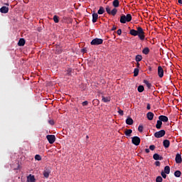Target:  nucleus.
I'll return each instance as SVG.
<instances>
[{"label":"nucleus","mask_w":182,"mask_h":182,"mask_svg":"<svg viewBox=\"0 0 182 182\" xmlns=\"http://www.w3.org/2000/svg\"><path fill=\"white\" fill-rule=\"evenodd\" d=\"M130 35L132 36H139L141 41H144L146 36L144 35V30L141 27H137L136 30L132 29L129 31Z\"/></svg>","instance_id":"obj_1"},{"label":"nucleus","mask_w":182,"mask_h":182,"mask_svg":"<svg viewBox=\"0 0 182 182\" xmlns=\"http://www.w3.org/2000/svg\"><path fill=\"white\" fill-rule=\"evenodd\" d=\"M132 21V14L122 15L120 17L119 22L121 23H126V22H130Z\"/></svg>","instance_id":"obj_2"},{"label":"nucleus","mask_w":182,"mask_h":182,"mask_svg":"<svg viewBox=\"0 0 182 182\" xmlns=\"http://www.w3.org/2000/svg\"><path fill=\"white\" fill-rule=\"evenodd\" d=\"M105 11L108 15H112V16H115L116 14H117V9L114 8L112 11L110 6H107L105 8Z\"/></svg>","instance_id":"obj_3"},{"label":"nucleus","mask_w":182,"mask_h":182,"mask_svg":"<svg viewBox=\"0 0 182 182\" xmlns=\"http://www.w3.org/2000/svg\"><path fill=\"white\" fill-rule=\"evenodd\" d=\"M165 135L166 131L164 129H161L154 133V137H156V139H161V137H164Z\"/></svg>","instance_id":"obj_4"},{"label":"nucleus","mask_w":182,"mask_h":182,"mask_svg":"<svg viewBox=\"0 0 182 182\" xmlns=\"http://www.w3.org/2000/svg\"><path fill=\"white\" fill-rule=\"evenodd\" d=\"M103 43V39L102 38H94L92 41H91V45H94L95 46H97L99 45H102Z\"/></svg>","instance_id":"obj_5"},{"label":"nucleus","mask_w":182,"mask_h":182,"mask_svg":"<svg viewBox=\"0 0 182 182\" xmlns=\"http://www.w3.org/2000/svg\"><path fill=\"white\" fill-rule=\"evenodd\" d=\"M46 139L50 144H53V143L56 141V137L55 136V135H47Z\"/></svg>","instance_id":"obj_6"},{"label":"nucleus","mask_w":182,"mask_h":182,"mask_svg":"<svg viewBox=\"0 0 182 182\" xmlns=\"http://www.w3.org/2000/svg\"><path fill=\"white\" fill-rule=\"evenodd\" d=\"M140 137L139 136H133L132 138V143L134 144V146H139L140 144Z\"/></svg>","instance_id":"obj_7"},{"label":"nucleus","mask_w":182,"mask_h":182,"mask_svg":"<svg viewBox=\"0 0 182 182\" xmlns=\"http://www.w3.org/2000/svg\"><path fill=\"white\" fill-rule=\"evenodd\" d=\"M158 76L159 77H163V76H164V70H163V67L161 66L158 67Z\"/></svg>","instance_id":"obj_8"},{"label":"nucleus","mask_w":182,"mask_h":182,"mask_svg":"<svg viewBox=\"0 0 182 182\" xmlns=\"http://www.w3.org/2000/svg\"><path fill=\"white\" fill-rule=\"evenodd\" d=\"M175 161L176 164H180L182 162L181 154H177L176 155Z\"/></svg>","instance_id":"obj_9"},{"label":"nucleus","mask_w":182,"mask_h":182,"mask_svg":"<svg viewBox=\"0 0 182 182\" xmlns=\"http://www.w3.org/2000/svg\"><path fill=\"white\" fill-rule=\"evenodd\" d=\"M159 119L161 122H164L165 123H167V122H168V117H167V116L165 115H161L159 117Z\"/></svg>","instance_id":"obj_10"},{"label":"nucleus","mask_w":182,"mask_h":182,"mask_svg":"<svg viewBox=\"0 0 182 182\" xmlns=\"http://www.w3.org/2000/svg\"><path fill=\"white\" fill-rule=\"evenodd\" d=\"M43 174L44 176V177L46 178H49V175L50 174V169L49 168H46V170H44V171L43 172Z\"/></svg>","instance_id":"obj_11"},{"label":"nucleus","mask_w":182,"mask_h":182,"mask_svg":"<svg viewBox=\"0 0 182 182\" xmlns=\"http://www.w3.org/2000/svg\"><path fill=\"white\" fill-rule=\"evenodd\" d=\"M0 12L1 14H8V12H9V8L4 6L0 9Z\"/></svg>","instance_id":"obj_12"},{"label":"nucleus","mask_w":182,"mask_h":182,"mask_svg":"<svg viewBox=\"0 0 182 182\" xmlns=\"http://www.w3.org/2000/svg\"><path fill=\"white\" fill-rule=\"evenodd\" d=\"M99 18V15L97 13H93L92 14V23H96L97 22V19Z\"/></svg>","instance_id":"obj_13"},{"label":"nucleus","mask_w":182,"mask_h":182,"mask_svg":"<svg viewBox=\"0 0 182 182\" xmlns=\"http://www.w3.org/2000/svg\"><path fill=\"white\" fill-rule=\"evenodd\" d=\"M163 146L165 149H168L170 147V141L168 139L164 140Z\"/></svg>","instance_id":"obj_14"},{"label":"nucleus","mask_w":182,"mask_h":182,"mask_svg":"<svg viewBox=\"0 0 182 182\" xmlns=\"http://www.w3.org/2000/svg\"><path fill=\"white\" fill-rule=\"evenodd\" d=\"M27 181L28 182H35L36 179H35V176L30 174L28 177H27Z\"/></svg>","instance_id":"obj_15"},{"label":"nucleus","mask_w":182,"mask_h":182,"mask_svg":"<svg viewBox=\"0 0 182 182\" xmlns=\"http://www.w3.org/2000/svg\"><path fill=\"white\" fill-rule=\"evenodd\" d=\"M153 159H154V160H163V156H159V154H154V155H153Z\"/></svg>","instance_id":"obj_16"},{"label":"nucleus","mask_w":182,"mask_h":182,"mask_svg":"<svg viewBox=\"0 0 182 182\" xmlns=\"http://www.w3.org/2000/svg\"><path fill=\"white\" fill-rule=\"evenodd\" d=\"M146 117L148 120H153L154 117V114L153 112H148L146 114Z\"/></svg>","instance_id":"obj_17"},{"label":"nucleus","mask_w":182,"mask_h":182,"mask_svg":"<svg viewBox=\"0 0 182 182\" xmlns=\"http://www.w3.org/2000/svg\"><path fill=\"white\" fill-rule=\"evenodd\" d=\"M132 133H133V130L132 129H126L124 132V134L127 137H130V136H132Z\"/></svg>","instance_id":"obj_18"},{"label":"nucleus","mask_w":182,"mask_h":182,"mask_svg":"<svg viewBox=\"0 0 182 182\" xmlns=\"http://www.w3.org/2000/svg\"><path fill=\"white\" fill-rule=\"evenodd\" d=\"M112 6L115 8H119V6H120V1H119V0H114L112 2Z\"/></svg>","instance_id":"obj_19"},{"label":"nucleus","mask_w":182,"mask_h":182,"mask_svg":"<svg viewBox=\"0 0 182 182\" xmlns=\"http://www.w3.org/2000/svg\"><path fill=\"white\" fill-rule=\"evenodd\" d=\"M161 126H163V122L159 119L156 122V129H161Z\"/></svg>","instance_id":"obj_20"},{"label":"nucleus","mask_w":182,"mask_h":182,"mask_svg":"<svg viewBox=\"0 0 182 182\" xmlns=\"http://www.w3.org/2000/svg\"><path fill=\"white\" fill-rule=\"evenodd\" d=\"M18 46H25V40L23 38H20L18 43Z\"/></svg>","instance_id":"obj_21"},{"label":"nucleus","mask_w":182,"mask_h":182,"mask_svg":"<svg viewBox=\"0 0 182 182\" xmlns=\"http://www.w3.org/2000/svg\"><path fill=\"white\" fill-rule=\"evenodd\" d=\"M142 53H144V55H149V53H150V49L148 47L144 48L142 50Z\"/></svg>","instance_id":"obj_22"},{"label":"nucleus","mask_w":182,"mask_h":182,"mask_svg":"<svg viewBox=\"0 0 182 182\" xmlns=\"http://www.w3.org/2000/svg\"><path fill=\"white\" fill-rule=\"evenodd\" d=\"M126 123L127 124H129V126H132V124H133V119H132L131 117H128L126 119Z\"/></svg>","instance_id":"obj_23"},{"label":"nucleus","mask_w":182,"mask_h":182,"mask_svg":"<svg viewBox=\"0 0 182 182\" xmlns=\"http://www.w3.org/2000/svg\"><path fill=\"white\" fill-rule=\"evenodd\" d=\"M97 14L98 15H103L105 14V8H103V6H100Z\"/></svg>","instance_id":"obj_24"},{"label":"nucleus","mask_w":182,"mask_h":182,"mask_svg":"<svg viewBox=\"0 0 182 182\" xmlns=\"http://www.w3.org/2000/svg\"><path fill=\"white\" fill-rule=\"evenodd\" d=\"M102 101L104 102V103H107V102H110V97L102 96Z\"/></svg>","instance_id":"obj_25"},{"label":"nucleus","mask_w":182,"mask_h":182,"mask_svg":"<svg viewBox=\"0 0 182 182\" xmlns=\"http://www.w3.org/2000/svg\"><path fill=\"white\" fill-rule=\"evenodd\" d=\"M143 57L141 55H137L135 58L136 62H141Z\"/></svg>","instance_id":"obj_26"},{"label":"nucleus","mask_w":182,"mask_h":182,"mask_svg":"<svg viewBox=\"0 0 182 182\" xmlns=\"http://www.w3.org/2000/svg\"><path fill=\"white\" fill-rule=\"evenodd\" d=\"M164 173H165L166 174H170V166H166L164 167Z\"/></svg>","instance_id":"obj_27"},{"label":"nucleus","mask_w":182,"mask_h":182,"mask_svg":"<svg viewBox=\"0 0 182 182\" xmlns=\"http://www.w3.org/2000/svg\"><path fill=\"white\" fill-rule=\"evenodd\" d=\"M144 83L146 85L148 89H150L151 87V84L150 82H149V81L147 80H144Z\"/></svg>","instance_id":"obj_28"},{"label":"nucleus","mask_w":182,"mask_h":182,"mask_svg":"<svg viewBox=\"0 0 182 182\" xmlns=\"http://www.w3.org/2000/svg\"><path fill=\"white\" fill-rule=\"evenodd\" d=\"M137 90L139 93H142V92H144V87L143 85H139Z\"/></svg>","instance_id":"obj_29"},{"label":"nucleus","mask_w":182,"mask_h":182,"mask_svg":"<svg viewBox=\"0 0 182 182\" xmlns=\"http://www.w3.org/2000/svg\"><path fill=\"white\" fill-rule=\"evenodd\" d=\"M139 68H134V77H136V76H139Z\"/></svg>","instance_id":"obj_30"},{"label":"nucleus","mask_w":182,"mask_h":182,"mask_svg":"<svg viewBox=\"0 0 182 182\" xmlns=\"http://www.w3.org/2000/svg\"><path fill=\"white\" fill-rule=\"evenodd\" d=\"M53 21H54L55 23H59V16L55 15L53 16Z\"/></svg>","instance_id":"obj_31"},{"label":"nucleus","mask_w":182,"mask_h":182,"mask_svg":"<svg viewBox=\"0 0 182 182\" xmlns=\"http://www.w3.org/2000/svg\"><path fill=\"white\" fill-rule=\"evenodd\" d=\"M175 177H180L181 176V171H176L174 172Z\"/></svg>","instance_id":"obj_32"},{"label":"nucleus","mask_w":182,"mask_h":182,"mask_svg":"<svg viewBox=\"0 0 182 182\" xmlns=\"http://www.w3.org/2000/svg\"><path fill=\"white\" fill-rule=\"evenodd\" d=\"M35 159L38 161H41V160H42V156H41V155L39 154H37L35 156Z\"/></svg>","instance_id":"obj_33"},{"label":"nucleus","mask_w":182,"mask_h":182,"mask_svg":"<svg viewBox=\"0 0 182 182\" xmlns=\"http://www.w3.org/2000/svg\"><path fill=\"white\" fill-rule=\"evenodd\" d=\"M156 182H163V178L161 176H157L156 178Z\"/></svg>","instance_id":"obj_34"},{"label":"nucleus","mask_w":182,"mask_h":182,"mask_svg":"<svg viewBox=\"0 0 182 182\" xmlns=\"http://www.w3.org/2000/svg\"><path fill=\"white\" fill-rule=\"evenodd\" d=\"M67 75H68V76H70L72 75V68H68Z\"/></svg>","instance_id":"obj_35"},{"label":"nucleus","mask_w":182,"mask_h":182,"mask_svg":"<svg viewBox=\"0 0 182 182\" xmlns=\"http://www.w3.org/2000/svg\"><path fill=\"white\" fill-rule=\"evenodd\" d=\"M161 175L163 177V178H167V175L166 174V172L161 171Z\"/></svg>","instance_id":"obj_36"},{"label":"nucleus","mask_w":182,"mask_h":182,"mask_svg":"<svg viewBox=\"0 0 182 182\" xmlns=\"http://www.w3.org/2000/svg\"><path fill=\"white\" fill-rule=\"evenodd\" d=\"M138 131L141 133L143 132V125H139L138 127Z\"/></svg>","instance_id":"obj_37"},{"label":"nucleus","mask_w":182,"mask_h":182,"mask_svg":"<svg viewBox=\"0 0 182 182\" xmlns=\"http://www.w3.org/2000/svg\"><path fill=\"white\" fill-rule=\"evenodd\" d=\"M48 123H49V124H50L51 126H53V124H55V122L53 121V119H49V120H48Z\"/></svg>","instance_id":"obj_38"},{"label":"nucleus","mask_w":182,"mask_h":182,"mask_svg":"<svg viewBox=\"0 0 182 182\" xmlns=\"http://www.w3.org/2000/svg\"><path fill=\"white\" fill-rule=\"evenodd\" d=\"M149 149L153 151L156 149V146L154 145H150Z\"/></svg>","instance_id":"obj_39"},{"label":"nucleus","mask_w":182,"mask_h":182,"mask_svg":"<svg viewBox=\"0 0 182 182\" xmlns=\"http://www.w3.org/2000/svg\"><path fill=\"white\" fill-rule=\"evenodd\" d=\"M118 113L119 114H120V116H123V114H124V113L123 112V110L122 109H119Z\"/></svg>","instance_id":"obj_40"},{"label":"nucleus","mask_w":182,"mask_h":182,"mask_svg":"<svg viewBox=\"0 0 182 182\" xmlns=\"http://www.w3.org/2000/svg\"><path fill=\"white\" fill-rule=\"evenodd\" d=\"M82 106H87V105H89V102L87 101H84L82 103Z\"/></svg>","instance_id":"obj_41"},{"label":"nucleus","mask_w":182,"mask_h":182,"mask_svg":"<svg viewBox=\"0 0 182 182\" xmlns=\"http://www.w3.org/2000/svg\"><path fill=\"white\" fill-rule=\"evenodd\" d=\"M117 35L120 36L122 35V29H118L117 31Z\"/></svg>","instance_id":"obj_42"},{"label":"nucleus","mask_w":182,"mask_h":182,"mask_svg":"<svg viewBox=\"0 0 182 182\" xmlns=\"http://www.w3.org/2000/svg\"><path fill=\"white\" fill-rule=\"evenodd\" d=\"M146 109H147V110H150L151 109L150 104H149V103L147 104Z\"/></svg>","instance_id":"obj_43"},{"label":"nucleus","mask_w":182,"mask_h":182,"mask_svg":"<svg viewBox=\"0 0 182 182\" xmlns=\"http://www.w3.org/2000/svg\"><path fill=\"white\" fill-rule=\"evenodd\" d=\"M155 164H156V166L159 167V166H160V164H160V161H156L155 162Z\"/></svg>","instance_id":"obj_44"},{"label":"nucleus","mask_w":182,"mask_h":182,"mask_svg":"<svg viewBox=\"0 0 182 182\" xmlns=\"http://www.w3.org/2000/svg\"><path fill=\"white\" fill-rule=\"evenodd\" d=\"M140 68V63L136 62V69H139Z\"/></svg>","instance_id":"obj_45"},{"label":"nucleus","mask_w":182,"mask_h":182,"mask_svg":"<svg viewBox=\"0 0 182 182\" xmlns=\"http://www.w3.org/2000/svg\"><path fill=\"white\" fill-rule=\"evenodd\" d=\"M116 29H117V28H116L115 26H113L111 31H116Z\"/></svg>","instance_id":"obj_46"},{"label":"nucleus","mask_w":182,"mask_h":182,"mask_svg":"<svg viewBox=\"0 0 182 182\" xmlns=\"http://www.w3.org/2000/svg\"><path fill=\"white\" fill-rule=\"evenodd\" d=\"M86 51H87L86 48H82V52H83V53H86Z\"/></svg>","instance_id":"obj_47"},{"label":"nucleus","mask_w":182,"mask_h":182,"mask_svg":"<svg viewBox=\"0 0 182 182\" xmlns=\"http://www.w3.org/2000/svg\"><path fill=\"white\" fill-rule=\"evenodd\" d=\"M145 151H146V153H150V149H145Z\"/></svg>","instance_id":"obj_48"},{"label":"nucleus","mask_w":182,"mask_h":182,"mask_svg":"<svg viewBox=\"0 0 182 182\" xmlns=\"http://www.w3.org/2000/svg\"><path fill=\"white\" fill-rule=\"evenodd\" d=\"M178 4H180L181 5H182V0H178Z\"/></svg>","instance_id":"obj_49"},{"label":"nucleus","mask_w":182,"mask_h":182,"mask_svg":"<svg viewBox=\"0 0 182 182\" xmlns=\"http://www.w3.org/2000/svg\"><path fill=\"white\" fill-rule=\"evenodd\" d=\"M86 139H89V136L87 135V136H86Z\"/></svg>","instance_id":"obj_50"},{"label":"nucleus","mask_w":182,"mask_h":182,"mask_svg":"<svg viewBox=\"0 0 182 182\" xmlns=\"http://www.w3.org/2000/svg\"><path fill=\"white\" fill-rule=\"evenodd\" d=\"M6 5H7L8 6H9V4H6Z\"/></svg>","instance_id":"obj_51"},{"label":"nucleus","mask_w":182,"mask_h":182,"mask_svg":"<svg viewBox=\"0 0 182 182\" xmlns=\"http://www.w3.org/2000/svg\"><path fill=\"white\" fill-rule=\"evenodd\" d=\"M94 102H97V100H95Z\"/></svg>","instance_id":"obj_52"}]
</instances>
